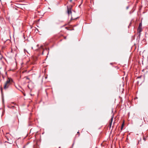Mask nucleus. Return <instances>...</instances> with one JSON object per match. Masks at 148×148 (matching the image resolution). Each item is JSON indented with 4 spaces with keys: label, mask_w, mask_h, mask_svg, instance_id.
Listing matches in <instances>:
<instances>
[{
    "label": "nucleus",
    "mask_w": 148,
    "mask_h": 148,
    "mask_svg": "<svg viewBox=\"0 0 148 148\" xmlns=\"http://www.w3.org/2000/svg\"><path fill=\"white\" fill-rule=\"evenodd\" d=\"M14 106H11V108H14Z\"/></svg>",
    "instance_id": "17"
},
{
    "label": "nucleus",
    "mask_w": 148,
    "mask_h": 148,
    "mask_svg": "<svg viewBox=\"0 0 148 148\" xmlns=\"http://www.w3.org/2000/svg\"><path fill=\"white\" fill-rule=\"evenodd\" d=\"M10 143V144H12V143Z\"/></svg>",
    "instance_id": "24"
},
{
    "label": "nucleus",
    "mask_w": 148,
    "mask_h": 148,
    "mask_svg": "<svg viewBox=\"0 0 148 148\" xmlns=\"http://www.w3.org/2000/svg\"><path fill=\"white\" fill-rule=\"evenodd\" d=\"M24 51L25 53V52H27V53H28V52L27 51V50H26L25 49H24Z\"/></svg>",
    "instance_id": "11"
},
{
    "label": "nucleus",
    "mask_w": 148,
    "mask_h": 148,
    "mask_svg": "<svg viewBox=\"0 0 148 148\" xmlns=\"http://www.w3.org/2000/svg\"><path fill=\"white\" fill-rule=\"evenodd\" d=\"M8 133H6V134H8Z\"/></svg>",
    "instance_id": "27"
},
{
    "label": "nucleus",
    "mask_w": 148,
    "mask_h": 148,
    "mask_svg": "<svg viewBox=\"0 0 148 148\" xmlns=\"http://www.w3.org/2000/svg\"><path fill=\"white\" fill-rule=\"evenodd\" d=\"M27 136H28V134H27Z\"/></svg>",
    "instance_id": "25"
},
{
    "label": "nucleus",
    "mask_w": 148,
    "mask_h": 148,
    "mask_svg": "<svg viewBox=\"0 0 148 148\" xmlns=\"http://www.w3.org/2000/svg\"><path fill=\"white\" fill-rule=\"evenodd\" d=\"M77 134H79V135H80V134H79V132H77Z\"/></svg>",
    "instance_id": "16"
},
{
    "label": "nucleus",
    "mask_w": 148,
    "mask_h": 148,
    "mask_svg": "<svg viewBox=\"0 0 148 148\" xmlns=\"http://www.w3.org/2000/svg\"><path fill=\"white\" fill-rule=\"evenodd\" d=\"M42 47H43V46H42V45H41L40 46V47L41 48H42Z\"/></svg>",
    "instance_id": "19"
},
{
    "label": "nucleus",
    "mask_w": 148,
    "mask_h": 148,
    "mask_svg": "<svg viewBox=\"0 0 148 148\" xmlns=\"http://www.w3.org/2000/svg\"><path fill=\"white\" fill-rule=\"evenodd\" d=\"M129 5H128V6H127L126 7V9H128L129 8Z\"/></svg>",
    "instance_id": "12"
},
{
    "label": "nucleus",
    "mask_w": 148,
    "mask_h": 148,
    "mask_svg": "<svg viewBox=\"0 0 148 148\" xmlns=\"http://www.w3.org/2000/svg\"><path fill=\"white\" fill-rule=\"evenodd\" d=\"M5 143H8V142H7V141H5Z\"/></svg>",
    "instance_id": "21"
},
{
    "label": "nucleus",
    "mask_w": 148,
    "mask_h": 148,
    "mask_svg": "<svg viewBox=\"0 0 148 148\" xmlns=\"http://www.w3.org/2000/svg\"><path fill=\"white\" fill-rule=\"evenodd\" d=\"M31 130L30 131V133H31Z\"/></svg>",
    "instance_id": "28"
},
{
    "label": "nucleus",
    "mask_w": 148,
    "mask_h": 148,
    "mask_svg": "<svg viewBox=\"0 0 148 148\" xmlns=\"http://www.w3.org/2000/svg\"><path fill=\"white\" fill-rule=\"evenodd\" d=\"M144 140H145V138H144Z\"/></svg>",
    "instance_id": "23"
},
{
    "label": "nucleus",
    "mask_w": 148,
    "mask_h": 148,
    "mask_svg": "<svg viewBox=\"0 0 148 148\" xmlns=\"http://www.w3.org/2000/svg\"><path fill=\"white\" fill-rule=\"evenodd\" d=\"M25 79H28V76H26L25 78H23V80H25Z\"/></svg>",
    "instance_id": "8"
},
{
    "label": "nucleus",
    "mask_w": 148,
    "mask_h": 148,
    "mask_svg": "<svg viewBox=\"0 0 148 148\" xmlns=\"http://www.w3.org/2000/svg\"><path fill=\"white\" fill-rule=\"evenodd\" d=\"M26 71H26V70L25 71H23V73H24L25 72H26Z\"/></svg>",
    "instance_id": "18"
},
{
    "label": "nucleus",
    "mask_w": 148,
    "mask_h": 148,
    "mask_svg": "<svg viewBox=\"0 0 148 148\" xmlns=\"http://www.w3.org/2000/svg\"><path fill=\"white\" fill-rule=\"evenodd\" d=\"M30 28H32V27L30 26Z\"/></svg>",
    "instance_id": "26"
},
{
    "label": "nucleus",
    "mask_w": 148,
    "mask_h": 148,
    "mask_svg": "<svg viewBox=\"0 0 148 148\" xmlns=\"http://www.w3.org/2000/svg\"><path fill=\"white\" fill-rule=\"evenodd\" d=\"M123 87V86H122L121 87V86H119V87L117 88V90L119 89L120 92L121 91L122 93H123V92L124 91V89Z\"/></svg>",
    "instance_id": "4"
},
{
    "label": "nucleus",
    "mask_w": 148,
    "mask_h": 148,
    "mask_svg": "<svg viewBox=\"0 0 148 148\" xmlns=\"http://www.w3.org/2000/svg\"><path fill=\"white\" fill-rule=\"evenodd\" d=\"M21 92H23V94L24 96H25L26 95L25 93H24V92H23L22 91H21Z\"/></svg>",
    "instance_id": "10"
},
{
    "label": "nucleus",
    "mask_w": 148,
    "mask_h": 148,
    "mask_svg": "<svg viewBox=\"0 0 148 148\" xmlns=\"http://www.w3.org/2000/svg\"><path fill=\"white\" fill-rule=\"evenodd\" d=\"M66 36H64V38L65 39H66Z\"/></svg>",
    "instance_id": "15"
},
{
    "label": "nucleus",
    "mask_w": 148,
    "mask_h": 148,
    "mask_svg": "<svg viewBox=\"0 0 148 148\" xmlns=\"http://www.w3.org/2000/svg\"><path fill=\"white\" fill-rule=\"evenodd\" d=\"M142 23L141 22L139 23L138 27L137 29L138 32L137 33V34L138 35V38L139 39L140 38V36L141 35L140 32L142 31Z\"/></svg>",
    "instance_id": "1"
},
{
    "label": "nucleus",
    "mask_w": 148,
    "mask_h": 148,
    "mask_svg": "<svg viewBox=\"0 0 148 148\" xmlns=\"http://www.w3.org/2000/svg\"><path fill=\"white\" fill-rule=\"evenodd\" d=\"M30 95L31 96H32V94H30Z\"/></svg>",
    "instance_id": "22"
},
{
    "label": "nucleus",
    "mask_w": 148,
    "mask_h": 148,
    "mask_svg": "<svg viewBox=\"0 0 148 148\" xmlns=\"http://www.w3.org/2000/svg\"><path fill=\"white\" fill-rule=\"evenodd\" d=\"M10 78L9 77L8 78V79L4 85V89H6L8 88L10 84Z\"/></svg>",
    "instance_id": "3"
},
{
    "label": "nucleus",
    "mask_w": 148,
    "mask_h": 148,
    "mask_svg": "<svg viewBox=\"0 0 148 148\" xmlns=\"http://www.w3.org/2000/svg\"><path fill=\"white\" fill-rule=\"evenodd\" d=\"M6 138H7V139L9 141V138H8L7 136H6Z\"/></svg>",
    "instance_id": "14"
},
{
    "label": "nucleus",
    "mask_w": 148,
    "mask_h": 148,
    "mask_svg": "<svg viewBox=\"0 0 148 148\" xmlns=\"http://www.w3.org/2000/svg\"><path fill=\"white\" fill-rule=\"evenodd\" d=\"M123 124H124V123H123V124L122 125V126H121V130H122V129L123 128Z\"/></svg>",
    "instance_id": "9"
},
{
    "label": "nucleus",
    "mask_w": 148,
    "mask_h": 148,
    "mask_svg": "<svg viewBox=\"0 0 148 148\" xmlns=\"http://www.w3.org/2000/svg\"><path fill=\"white\" fill-rule=\"evenodd\" d=\"M89 137L90 138H91V135H89Z\"/></svg>",
    "instance_id": "13"
},
{
    "label": "nucleus",
    "mask_w": 148,
    "mask_h": 148,
    "mask_svg": "<svg viewBox=\"0 0 148 148\" xmlns=\"http://www.w3.org/2000/svg\"><path fill=\"white\" fill-rule=\"evenodd\" d=\"M16 87L18 90H19L21 91V89H22V88H21V86H17V87H16Z\"/></svg>",
    "instance_id": "7"
},
{
    "label": "nucleus",
    "mask_w": 148,
    "mask_h": 148,
    "mask_svg": "<svg viewBox=\"0 0 148 148\" xmlns=\"http://www.w3.org/2000/svg\"><path fill=\"white\" fill-rule=\"evenodd\" d=\"M67 12L68 14L69 15L70 14H71V19L70 21H71V20L77 19L78 17H74L72 16V12L71 11L72 6H71V7H69V8H68V6H67Z\"/></svg>",
    "instance_id": "2"
},
{
    "label": "nucleus",
    "mask_w": 148,
    "mask_h": 148,
    "mask_svg": "<svg viewBox=\"0 0 148 148\" xmlns=\"http://www.w3.org/2000/svg\"><path fill=\"white\" fill-rule=\"evenodd\" d=\"M70 2H72V0H70Z\"/></svg>",
    "instance_id": "20"
},
{
    "label": "nucleus",
    "mask_w": 148,
    "mask_h": 148,
    "mask_svg": "<svg viewBox=\"0 0 148 148\" xmlns=\"http://www.w3.org/2000/svg\"><path fill=\"white\" fill-rule=\"evenodd\" d=\"M113 117H114V115H113L112 116L110 120V122L109 124V126L110 128H111V125H112V121H113Z\"/></svg>",
    "instance_id": "5"
},
{
    "label": "nucleus",
    "mask_w": 148,
    "mask_h": 148,
    "mask_svg": "<svg viewBox=\"0 0 148 148\" xmlns=\"http://www.w3.org/2000/svg\"><path fill=\"white\" fill-rule=\"evenodd\" d=\"M38 45L36 46H34V47H32V49L34 50H36V49H38L39 48V47H38Z\"/></svg>",
    "instance_id": "6"
}]
</instances>
